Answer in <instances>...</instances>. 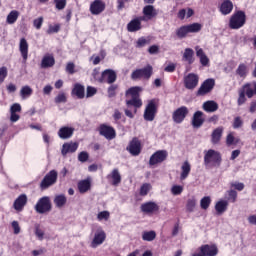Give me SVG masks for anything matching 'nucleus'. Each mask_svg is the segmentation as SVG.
Returning <instances> with one entry per match:
<instances>
[{
    "label": "nucleus",
    "instance_id": "1",
    "mask_svg": "<svg viewBox=\"0 0 256 256\" xmlns=\"http://www.w3.org/2000/svg\"><path fill=\"white\" fill-rule=\"evenodd\" d=\"M143 91V88L139 86H134L129 88L125 95L126 97H130V100L126 101L127 107H135V109H139V107L143 106V101H141V98L139 97V93Z\"/></svg>",
    "mask_w": 256,
    "mask_h": 256
},
{
    "label": "nucleus",
    "instance_id": "2",
    "mask_svg": "<svg viewBox=\"0 0 256 256\" xmlns=\"http://www.w3.org/2000/svg\"><path fill=\"white\" fill-rule=\"evenodd\" d=\"M221 153L213 149L204 151V165L207 169H213V167H221Z\"/></svg>",
    "mask_w": 256,
    "mask_h": 256
},
{
    "label": "nucleus",
    "instance_id": "3",
    "mask_svg": "<svg viewBox=\"0 0 256 256\" xmlns=\"http://www.w3.org/2000/svg\"><path fill=\"white\" fill-rule=\"evenodd\" d=\"M247 21V15L241 10L234 13L229 20L230 29H241Z\"/></svg>",
    "mask_w": 256,
    "mask_h": 256
},
{
    "label": "nucleus",
    "instance_id": "4",
    "mask_svg": "<svg viewBox=\"0 0 256 256\" xmlns=\"http://www.w3.org/2000/svg\"><path fill=\"white\" fill-rule=\"evenodd\" d=\"M153 75V66L147 65L142 69H136L131 74V79L137 81V79H151Z\"/></svg>",
    "mask_w": 256,
    "mask_h": 256
},
{
    "label": "nucleus",
    "instance_id": "5",
    "mask_svg": "<svg viewBox=\"0 0 256 256\" xmlns=\"http://www.w3.org/2000/svg\"><path fill=\"white\" fill-rule=\"evenodd\" d=\"M51 209H52L51 198H49V196H44L40 198L35 205V211L40 215H43L44 213H49Z\"/></svg>",
    "mask_w": 256,
    "mask_h": 256
},
{
    "label": "nucleus",
    "instance_id": "6",
    "mask_svg": "<svg viewBox=\"0 0 256 256\" xmlns=\"http://www.w3.org/2000/svg\"><path fill=\"white\" fill-rule=\"evenodd\" d=\"M57 171L51 170L48 174L45 175L43 180L40 183V189L42 191H45V189H49L52 185H55L57 183Z\"/></svg>",
    "mask_w": 256,
    "mask_h": 256
},
{
    "label": "nucleus",
    "instance_id": "7",
    "mask_svg": "<svg viewBox=\"0 0 256 256\" xmlns=\"http://www.w3.org/2000/svg\"><path fill=\"white\" fill-rule=\"evenodd\" d=\"M187 115H189V108L181 106L172 113V120L177 125H181V123L185 121Z\"/></svg>",
    "mask_w": 256,
    "mask_h": 256
},
{
    "label": "nucleus",
    "instance_id": "8",
    "mask_svg": "<svg viewBox=\"0 0 256 256\" xmlns=\"http://www.w3.org/2000/svg\"><path fill=\"white\" fill-rule=\"evenodd\" d=\"M99 135L105 137L108 141H111L117 137V133L115 132V128L107 124H101L98 128Z\"/></svg>",
    "mask_w": 256,
    "mask_h": 256
},
{
    "label": "nucleus",
    "instance_id": "9",
    "mask_svg": "<svg viewBox=\"0 0 256 256\" xmlns=\"http://www.w3.org/2000/svg\"><path fill=\"white\" fill-rule=\"evenodd\" d=\"M199 251L200 252L198 253L192 254V256H217V254L219 253L217 246L209 244L202 245L199 248Z\"/></svg>",
    "mask_w": 256,
    "mask_h": 256
},
{
    "label": "nucleus",
    "instance_id": "10",
    "mask_svg": "<svg viewBox=\"0 0 256 256\" xmlns=\"http://www.w3.org/2000/svg\"><path fill=\"white\" fill-rule=\"evenodd\" d=\"M155 115H157V104L155 100H150L144 111L145 121H154Z\"/></svg>",
    "mask_w": 256,
    "mask_h": 256
},
{
    "label": "nucleus",
    "instance_id": "11",
    "mask_svg": "<svg viewBox=\"0 0 256 256\" xmlns=\"http://www.w3.org/2000/svg\"><path fill=\"white\" fill-rule=\"evenodd\" d=\"M167 157H169V153L167 152V150H158L151 155L149 165H159V163H163V161H166Z\"/></svg>",
    "mask_w": 256,
    "mask_h": 256
},
{
    "label": "nucleus",
    "instance_id": "12",
    "mask_svg": "<svg viewBox=\"0 0 256 256\" xmlns=\"http://www.w3.org/2000/svg\"><path fill=\"white\" fill-rule=\"evenodd\" d=\"M98 81L99 83H108L109 85H112V83L117 81V73L114 70L106 69L102 72Z\"/></svg>",
    "mask_w": 256,
    "mask_h": 256
},
{
    "label": "nucleus",
    "instance_id": "13",
    "mask_svg": "<svg viewBox=\"0 0 256 256\" xmlns=\"http://www.w3.org/2000/svg\"><path fill=\"white\" fill-rule=\"evenodd\" d=\"M199 85V76L195 73H189L184 77V87L189 90L195 89Z\"/></svg>",
    "mask_w": 256,
    "mask_h": 256
},
{
    "label": "nucleus",
    "instance_id": "14",
    "mask_svg": "<svg viewBox=\"0 0 256 256\" xmlns=\"http://www.w3.org/2000/svg\"><path fill=\"white\" fill-rule=\"evenodd\" d=\"M213 87H215V80L209 78L201 84L200 88L197 91V95H207V93H211V91H213Z\"/></svg>",
    "mask_w": 256,
    "mask_h": 256
},
{
    "label": "nucleus",
    "instance_id": "15",
    "mask_svg": "<svg viewBox=\"0 0 256 256\" xmlns=\"http://www.w3.org/2000/svg\"><path fill=\"white\" fill-rule=\"evenodd\" d=\"M140 210L146 215H153L159 211V205L153 201L145 202L141 204Z\"/></svg>",
    "mask_w": 256,
    "mask_h": 256
},
{
    "label": "nucleus",
    "instance_id": "16",
    "mask_svg": "<svg viewBox=\"0 0 256 256\" xmlns=\"http://www.w3.org/2000/svg\"><path fill=\"white\" fill-rule=\"evenodd\" d=\"M126 149L133 157H137L141 154V141L138 138H133Z\"/></svg>",
    "mask_w": 256,
    "mask_h": 256
},
{
    "label": "nucleus",
    "instance_id": "17",
    "mask_svg": "<svg viewBox=\"0 0 256 256\" xmlns=\"http://www.w3.org/2000/svg\"><path fill=\"white\" fill-rule=\"evenodd\" d=\"M105 11V2L102 0H95L90 5V13L92 15H101Z\"/></svg>",
    "mask_w": 256,
    "mask_h": 256
},
{
    "label": "nucleus",
    "instance_id": "18",
    "mask_svg": "<svg viewBox=\"0 0 256 256\" xmlns=\"http://www.w3.org/2000/svg\"><path fill=\"white\" fill-rule=\"evenodd\" d=\"M79 149L77 142H67L62 145L61 153L63 157H66L68 153H75Z\"/></svg>",
    "mask_w": 256,
    "mask_h": 256
},
{
    "label": "nucleus",
    "instance_id": "19",
    "mask_svg": "<svg viewBox=\"0 0 256 256\" xmlns=\"http://www.w3.org/2000/svg\"><path fill=\"white\" fill-rule=\"evenodd\" d=\"M105 238H106L105 231L100 230L96 232L94 235V239L91 242L92 249H97L99 245H103Z\"/></svg>",
    "mask_w": 256,
    "mask_h": 256
},
{
    "label": "nucleus",
    "instance_id": "20",
    "mask_svg": "<svg viewBox=\"0 0 256 256\" xmlns=\"http://www.w3.org/2000/svg\"><path fill=\"white\" fill-rule=\"evenodd\" d=\"M19 51L21 53L23 63H27V59L29 57V43L25 38L20 39Z\"/></svg>",
    "mask_w": 256,
    "mask_h": 256
},
{
    "label": "nucleus",
    "instance_id": "21",
    "mask_svg": "<svg viewBox=\"0 0 256 256\" xmlns=\"http://www.w3.org/2000/svg\"><path fill=\"white\" fill-rule=\"evenodd\" d=\"M218 9L221 15H231L233 12V2L231 0H223Z\"/></svg>",
    "mask_w": 256,
    "mask_h": 256
},
{
    "label": "nucleus",
    "instance_id": "22",
    "mask_svg": "<svg viewBox=\"0 0 256 256\" xmlns=\"http://www.w3.org/2000/svg\"><path fill=\"white\" fill-rule=\"evenodd\" d=\"M25 205H27V195L21 194L19 198H16V200L13 203V208L18 213H21L23 209H25Z\"/></svg>",
    "mask_w": 256,
    "mask_h": 256
},
{
    "label": "nucleus",
    "instance_id": "23",
    "mask_svg": "<svg viewBox=\"0 0 256 256\" xmlns=\"http://www.w3.org/2000/svg\"><path fill=\"white\" fill-rule=\"evenodd\" d=\"M73 133H75V128L69 127V126H64L61 127L58 131V137L60 139H71L73 137Z\"/></svg>",
    "mask_w": 256,
    "mask_h": 256
},
{
    "label": "nucleus",
    "instance_id": "24",
    "mask_svg": "<svg viewBox=\"0 0 256 256\" xmlns=\"http://www.w3.org/2000/svg\"><path fill=\"white\" fill-rule=\"evenodd\" d=\"M143 15H146L149 21L152 19H155L157 15H159V12L157 9H155V6L153 5H146L142 10Z\"/></svg>",
    "mask_w": 256,
    "mask_h": 256
},
{
    "label": "nucleus",
    "instance_id": "25",
    "mask_svg": "<svg viewBox=\"0 0 256 256\" xmlns=\"http://www.w3.org/2000/svg\"><path fill=\"white\" fill-rule=\"evenodd\" d=\"M242 91L246 93L248 99H252L256 95V82H250L242 87Z\"/></svg>",
    "mask_w": 256,
    "mask_h": 256
},
{
    "label": "nucleus",
    "instance_id": "26",
    "mask_svg": "<svg viewBox=\"0 0 256 256\" xmlns=\"http://www.w3.org/2000/svg\"><path fill=\"white\" fill-rule=\"evenodd\" d=\"M202 109L206 111V113H215L219 109V104L213 100H208L203 103Z\"/></svg>",
    "mask_w": 256,
    "mask_h": 256
},
{
    "label": "nucleus",
    "instance_id": "27",
    "mask_svg": "<svg viewBox=\"0 0 256 256\" xmlns=\"http://www.w3.org/2000/svg\"><path fill=\"white\" fill-rule=\"evenodd\" d=\"M204 121L205 120H203V112L196 111L192 118L193 127H195L196 129H199V127L203 125Z\"/></svg>",
    "mask_w": 256,
    "mask_h": 256
},
{
    "label": "nucleus",
    "instance_id": "28",
    "mask_svg": "<svg viewBox=\"0 0 256 256\" xmlns=\"http://www.w3.org/2000/svg\"><path fill=\"white\" fill-rule=\"evenodd\" d=\"M53 65H55V57H53V55L47 54L42 58V69H49V67H53Z\"/></svg>",
    "mask_w": 256,
    "mask_h": 256
},
{
    "label": "nucleus",
    "instance_id": "29",
    "mask_svg": "<svg viewBox=\"0 0 256 256\" xmlns=\"http://www.w3.org/2000/svg\"><path fill=\"white\" fill-rule=\"evenodd\" d=\"M107 179H112V185H114V187H117V185L121 183V173H119V169H113L111 174L107 176Z\"/></svg>",
    "mask_w": 256,
    "mask_h": 256
},
{
    "label": "nucleus",
    "instance_id": "30",
    "mask_svg": "<svg viewBox=\"0 0 256 256\" xmlns=\"http://www.w3.org/2000/svg\"><path fill=\"white\" fill-rule=\"evenodd\" d=\"M221 137H223V127H218L211 134V143L217 145L221 141Z\"/></svg>",
    "mask_w": 256,
    "mask_h": 256
},
{
    "label": "nucleus",
    "instance_id": "31",
    "mask_svg": "<svg viewBox=\"0 0 256 256\" xmlns=\"http://www.w3.org/2000/svg\"><path fill=\"white\" fill-rule=\"evenodd\" d=\"M196 55L199 57L200 63L203 67H207V65H209V57H207L203 49L196 47Z\"/></svg>",
    "mask_w": 256,
    "mask_h": 256
},
{
    "label": "nucleus",
    "instance_id": "32",
    "mask_svg": "<svg viewBox=\"0 0 256 256\" xmlns=\"http://www.w3.org/2000/svg\"><path fill=\"white\" fill-rule=\"evenodd\" d=\"M181 174L180 179L181 181H185L187 177H189V174L191 173V164H189V161H185L181 166Z\"/></svg>",
    "mask_w": 256,
    "mask_h": 256
},
{
    "label": "nucleus",
    "instance_id": "33",
    "mask_svg": "<svg viewBox=\"0 0 256 256\" xmlns=\"http://www.w3.org/2000/svg\"><path fill=\"white\" fill-rule=\"evenodd\" d=\"M54 205L61 209L62 207H65L67 205V197L65 194H59L54 197Z\"/></svg>",
    "mask_w": 256,
    "mask_h": 256
},
{
    "label": "nucleus",
    "instance_id": "34",
    "mask_svg": "<svg viewBox=\"0 0 256 256\" xmlns=\"http://www.w3.org/2000/svg\"><path fill=\"white\" fill-rule=\"evenodd\" d=\"M127 30L129 33H136V31H141V23L139 20L134 18L127 24Z\"/></svg>",
    "mask_w": 256,
    "mask_h": 256
},
{
    "label": "nucleus",
    "instance_id": "35",
    "mask_svg": "<svg viewBox=\"0 0 256 256\" xmlns=\"http://www.w3.org/2000/svg\"><path fill=\"white\" fill-rule=\"evenodd\" d=\"M72 94L76 95L78 99H83L85 97V86L81 84H75Z\"/></svg>",
    "mask_w": 256,
    "mask_h": 256
},
{
    "label": "nucleus",
    "instance_id": "36",
    "mask_svg": "<svg viewBox=\"0 0 256 256\" xmlns=\"http://www.w3.org/2000/svg\"><path fill=\"white\" fill-rule=\"evenodd\" d=\"M91 189V180L85 179L78 182V191L79 193H87Z\"/></svg>",
    "mask_w": 256,
    "mask_h": 256
},
{
    "label": "nucleus",
    "instance_id": "37",
    "mask_svg": "<svg viewBox=\"0 0 256 256\" xmlns=\"http://www.w3.org/2000/svg\"><path fill=\"white\" fill-rule=\"evenodd\" d=\"M227 207H229V201L227 200H220L215 205V209L219 215L225 213L227 211Z\"/></svg>",
    "mask_w": 256,
    "mask_h": 256
},
{
    "label": "nucleus",
    "instance_id": "38",
    "mask_svg": "<svg viewBox=\"0 0 256 256\" xmlns=\"http://www.w3.org/2000/svg\"><path fill=\"white\" fill-rule=\"evenodd\" d=\"M17 19H19V11L13 10L8 14L6 23H8V25H13Z\"/></svg>",
    "mask_w": 256,
    "mask_h": 256
},
{
    "label": "nucleus",
    "instance_id": "39",
    "mask_svg": "<svg viewBox=\"0 0 256 256\" xmlns=\"http://www.w3.org/2000/svg\"><path fill=\"white\" fill-rule=\"evenodd\" d=\"M195 52H193V49L191 48H186L183 54V60L187 61L189 65L193 64V55Z\"/></svg>",
    "mask_w": 256,
    "mask_h": 256
},
{
    "label": "nucleus",
    "instance_id": "40",
    "mask_svg": "<svg viewBox=\"0 0 256 256\" xmlns=\"http://www.w3.org/2000/svg\"><path fill=\"white\" fill-rule=\"evenodd\" d=\"M156 237H157V233L155 231H153V230H151V231H144L142 233L143 241H148V242L155 241Z\"/></svg>",
    "mask_w": 256,
    "mask_h": 256
},
{
    "label": "nucleus",
    "instance_id": "41",
    "mask_svg": "<svg viewBox=\"0 0 256 256\" xmlns=\"http://www.w3.org/2000/svg\"><path fill=\"white\" fill-rule=\"evenodd\" d=\"M247 73H249V69L244 63L239 64L238 68L236 69V75L239 77H247Z\"/></svg>",
    "mask_w": 256,
    "mask_h": 256
},
{
    "label": "nucleus",
    "instance_id": "42",
    "mask_svg": "<svg viewBox=\"0 0 256 256\" xmlns=\"http://www.w3.org/2000/svg\"><path fill=\"white\" fill-rule=\"evenodd\" d=\"M189 33V30L187 28V25L181 26L176 30V35L178 39H185L187 37V34Z\"/></svg>",
    "mask_w": 256,
    "mask_h": 256
},
{
    "label": "nucleus",
    "instance_id": "43",
    "mask_svg": "<svg viewBox=\"0 0 256 256\" xmlns=\"http://www.w3.org/2000/svg\"><path fill=\"white\" fill-rule=\"evenodd\" d=\"M186 27L188 29V33H199L203 26L200 23H193L186 25Z\"/></svg>",
    "mask_w": 256,
    "mask_h": 256
},
{
    "label": "nucleus",
    "instance_id": "44",
    "mask_svg": "<svg viewBox=\"0 0 256 256\" xmlns=\"http://www.w3.org/2000/svg\"><path fill=\"white\" fill-rule=\"evenodd\" d=\"M20 95L23 99L26 97H31V95H33V89H31L29 86H23L20 90Z\"/></svg>",
    "mask_w": 256,
    "mask_h": 256
},
{
    "label": "nucleus",
    "instance_id": "45",
    "mask_svg": "<svg viewBox=\"0 0 256 256\" xmlns=\"http://www.w3.org/2000/svg\"><path fill=\"white\" fill-rule=\"evenodd\" d=\"M211 205V197L205 196L200 200V207L201 209L207 210Z\"/></svg>",
    "mask_w": 256,
    "mask_h": 256
},
{
    "label": "nucleus",
    "instance_id": "46",
    "mask_svg": "<svg viewBox=\"0 0 256 256\" xmlns=\"http://www.w3.org/2000/svg\"><path fill=\"white\" fill-rule=\"evenodd\" d=\"M227 201H230V203H235L237 201V191L235 190H228L227 192Z\"/></svg>",
    "mask_w": 256,
    "mask_h": 256
},
{
    "label": "nucleus",
    "instance_id": "47",
    "mask_svg": "<svg viewBox=\"0 0 256 256\" xmlns=\"http://www.w3.org/2000/svg\"><path fill=\"white\" fill-rule=\"evenodd\" d=\"M246 92H244V90H242V88L239 90V97L237 100V103L239 105V107H241V105H244V103L247 101V98L245 97Z\"/></svg>",
    "mask_w": 256,
    "mask_h": 256
},
{
    "label": "nucleus",
    "instance_id": "48",
    "mask_svg": "<svg viewBox=\"0 0 256 256\" xmlns=\"http://www.w3.org/2000/svg\"><path fill=\"white\" fill-rule=\"evenodd\" d=\"M55 7L58 11H63L67 7V0H54Z\"/></svg>",
    "mask_w": 256,
    "mask_h": 256
},
{
    "label": "nucleus",
    "instance_id": "49",
    "mask_svg": "<svg viewBox=\"0 0 256 256\" xmlns=\"http://www.w3.org/2000/svg\"><path fill=\"white\" fill-rule=\"evenodd\" d=\"M197 205V202L195 199H189L186 204V209L189 211V213H193L195 211V206Z\"/></svg>",
    "mask_w": 256,
    "mask_h": 256
},
{
    "label": "nucleus",
    "instance_id": "50",
    "mask_svg": "<svg viewBox=\"0 0 256 256\" xmlns=\"http://www.w3.org/2000/svg\"><path fill=\"white\" fill-rule=\"evenodd\" d=\"M149 191H151V184L145 183L140 188V195L145 197V195H147L149 193Z\"/></svg>",
    "mask_w": 256,
    "mask_h": 256
},
{
    "label": "nucleus",
    "instance_id": "51",
    "mask_svg": "<svg viewBox=\"0 0 256 256\" xmlns=\"http://www.w3.org/2000/svg\"><path fill=\"white\" fill-rule=\"evenodd\" d=\"M59 31H61V25L60 24H56V25H50L47 33L48 35H53V33H59Z\"/></svg>",
    "mask_w": 256,
    "mask_h": 256
},
{
    "label": "nucleus",
    "instance_id": "52",
    "mask_svg": "<svg viewBox=\"0 0 256 256\" xmlns=\"http://www.w3.org/2000/svg\"><path fill=\"white\" fill-rule=\"evenodd\" d=\"M109 217H110L109 211H102V212H99L97 215L98 221H103V220L108 221Z\"/></svg>",
    "mask_w": 256,
    "mask_h": 256
},
{
    "label": "nucleus",
    "instance_id": "53",
    "mask_svg": "<svg viewBox=\"0 0 256 256\" xmlns=\"http://www.w3.org/2000/svg\"><path fill=\"white\" fill-rule=\"evenodd\" d=\"M78 161H80V163H87V161H89V153L85 151L80 152L78 155Z\"/></svg>",
    "mask_w": 256,
    "mask_h": 256
},
{
    "label": "nucleus",
    "instance_id": "54",
    "mask_svg": "<svg viewBox=\"0 0 256 256\" xmlns=\"http://www.w3.org/2000/svg\"><path fill=\"white\" fill-rule=\"evenodd\" d=\"M7 75H8L7 67L2 66L0 68V85L1 83H3V81H5V79L7 78Z\"/></svg>",
    "mask_w": 256,
    "mask_h": 256
},
{
    "label": "nucleus",
    "instance_id": "55",
    "mask_svg": "<svg viewBox=\"0 0 256 256\" xmlns=\"http://www.w3.org/2000/svg\"><path fill=\"white\" fill-rule=\"evenodd\" d=\"M55 103H67V96L65 95V93H59L55 97Z\"/></svg>",
    "mask_w": 256,
    "mask_h": 256
},
{
    "label": "nucleus",
    "instance_id": "56",
    "mask_svg": "<svg viewBox=\"0 0 256 256\" xmlns=\"http://www.w3.org/2000/svg\"><path fill=\"white\" fill-rule=\"evenodd\" d=\"M232 127L233 129H240V127H243V120L241 119V117L237 116L236 118H234Z\"/></svg>",
    "mask_w": 256,
    "mask_h": 256
},
{
    "label": "nucleus",
    "instance_id": "57",
    "mask_svg": "<svg viewBox=\"0 0 256 256\" xmlns=\"http://www.w3.org/2000/svg\"><path fill=\"white\" fill-rule=\"evenodd\" d=\"M35 235H36V237H38V239L40 241H43V237H45V232L43 230H41L39 225L35 226Z\"/></svg>",
    "mask_w": 256,
    "mask_h": 256
},
{
    "label": "nucleus",
    "instance_id": "58",
    "mask_svg": "<svg viewBox=\"0 0 256 256\" xmlns=\"http://www.w3.org/2000/svg\"><path fill=\"white\" fill-rule=\"evenodd\" d=\"M11 225L14 231V235H19L21 233V226H19V222L14 220L12 221Z\"/></svg>",
    "mask_w": 256,
    "mask_h": 256
},
{
    "label": "nucleus",
    "instance_id": "59",
    "mask_svg": "<svg viewBox=\"0 0 256 256\" xmlns=\"http://www.w3.org/2000/svg\"><path fill=\"white\" fill-rule=\"evenodd\" d=\"M147 44H149V40H146L145 37H140L136 42V47L141 49V47H145Z\"/></svg>",
    "mask_w": 256,
    "mask_h": 256
},
{
    "label": "nucleus",
    "instance_id": "60",
    "mask_svg": "<svg viewBox=\"0 0 256 256\" xmlns=\"http://www.w3.org/2000/svg\"><path fill=\"white\" fill-rule=\"evenodd\" d=\"M171 193L174 195H181V193H183V187L179 185H174L171 188Z\"/></svg>",
    "mask_w": 256,
    "mask_h": 256
},
{
    "label": "nucleus",
    "instance_id": "61",
    "mask_svg": "<svg viewBox=\"0 0 256 256\" xmlns=\"http://www.w3.org/2000/svg\"><path fill=\"white\" fill-rule=\"evenodd\" d=\"M97 94V89L95 87L92 86H88L87 90H86V97H93V95Z\"/></svg>",
    "mask_w": 256,
    "mask_h": 256
},
{
    "label": "nucleus",
    "instance_id": "62",
    "mask_svg": "<svg viewBox=\"0 0 256 256\" xmlns=\"http://www.w3.org/2000/svg\"><path fill=\"white\" fill-rule=\"evenodd\" d=\"M231 187H234L236 191H243L245 189V184L241 182H232Z\"/></svg>",
    "mask_w": 256,
    "mask_h": 256
},
{
    "label": "nucleus",
    "instance_id": "63",
    "mask_svg": "<svg viewBox=\"0 0 256 256\" xmlns=\"http://www.w3.org/2000/svg\"><path fill=\"white\" fill-rule=\"evenodd\" d=\"M35 29H41L43 27V17H39L33 21Z\"/></svg>",
    "mask_w": 256,
    "mask_h": 256
},
{
    "label": "nucleus",
    "instance_id": "64",
    "mask_svg": "<svg viewBox=\"0 0 256 256\" xmlns=\"http://www.w3.org/2000/svg\"><path fill=\"white\" fill-rule=\"evenodd\" d=\"M10 113H21V104L15 103L10 107Z\"/></svg>",
    "mask_w": 256,
    "mask_h": 256
}]
</instances>
